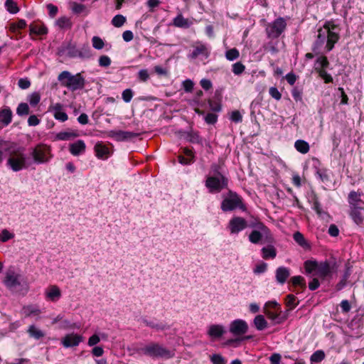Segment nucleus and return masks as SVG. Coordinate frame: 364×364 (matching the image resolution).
<instances>
[{
	"instance_id": "obj_41",
	"label": "nucleus",
	"mask_w": 364,
	"mask_h": 364,
	"mask_svg": "<svg viewBox=\"0 0 364 364\" xmlns=\"http://www.w3.org/2000/svg\"><path fill=\"white\" fill-rule=\"evenodd\" d=\"M325 353L322 350L315 351L310 358L311 363H321L325 358Z\"/></svg>"
},
{
	"instance_id": "obj_24",
	"label": "nucleus",
	"mask_w": 364,
	"mask_h": 364,
	"mask_svg": "<svg viewBox=\"0 0 364 364\" xmlns=\"http://www.w3.org/2000/svg\"><path fill=\"white\" fill-rule=\"evenodd\" d=\"M95 151L98 159H105L109 156V149L102 143H97L95 146Z\"/></svg>"
},
{
	"instance_id": "obj_34",
	"label": "nucleus",
	"mask_w": 364,
	"mask_h": 364,
	"mask_svg": "<svg viewBox=\"0 0 364 364\" xmlns=\"http://www.w3.org/2000/svg\"><path fill=\"white\" fill-rule=\"evenodd\" d=\"M78 136L75 132H60L56 134L55 139L58 140H70Z\"/></svg>"
},
{
	"instance_id": "obj_1",
	"label": "nucleus",
	"mask_w": 364,
	"mask_h": 364,
	"mask_svg": "<svg viewBox=\"0 0 364 364\" xmlns=\"http://www.w3.org/2000/svg\"><path fill=\"white\" fill-rule=\"evenodd\" d=\"M304 265L307 274L317 276L321 280L331 279L333 273L337 271V265L335 261L306 260Z\"/></svg>"
},
{
	"instance_id": "obj_44",
	"label": "nucleus",
	"mask_w": 364,
	"mask_h": 364,
	"mask_svg": "<svg viewBox=\"0 0 364 364\" xmlns=\"http://www.w3.org/2000/svg\"><path fill=\"white\" fill-rule=\"evenodd\" d=\"M16 113L18 116H25L29 114V107L27 103L21 102L16 109Z\"/></svg>"
},
{
	"instance_id": "obj_47",
	"label": "nucleus",
	"mask_w": 364,
	"mask_h": 364,
	"mask_svg": "<svg viewBox=\"0 0 364 364\" xmlns=\"http://www.w3.org/2000/svg\"><path fill=\"white\" fill-rule=\"evenodd\" d=\"M208 176H224L221 173V166L218 164H213L210 166V174Z\"/></svg>"
},
{
	"instance_id": "obj_26",
	"label": "nucleus",
	"mask_w": 364,
	"mask_h": 364,
	"mask_svg": "<svg viewBox=\"0 0 364 364\" xmlns=\"http://www.w3.org/2000/svg\"><path fill=\"white\" fill-rule=\"evenodd\" d=\"M246 228H250L252 230L261 229L265 225L258 218L251 215L248 219H245Z\"/></svg>"
},
{
	"instance_id": "obj_18",
	"label": "nucleus",
	"mask_w": 364,
	"mask_h": 364,
	"mask_svg": "<svg viewBox=\"0 0 364 364\" xmlns=\"http://www.w3.org/2000/svg\"><path fill=\"white\" fill-rule=\"evenodd\" d=\"M5 285L9 289H16L20 285L19 275L14 272H8L4 281Z\"/></svg>"
},
{
	"instance_id": "obj_5",
	"label": "nucleus",
	"mask_w": 364,
	"mask_h": 364,
	"mask_svg": "<svg viewBox=\"0 0 364 364\" xmlns=\"http://www.w3.org/2000/svg\"><path fill=\"white\" fill-rule=\"evenodd\" d=\"M220 208L224 212L232 211L236 208H239L242 211L247 210L241 196L232 191H230L228 196L223 199Z\"/></svg>"
},
{
	"instance_id": "obj_31",
	"label": "nucleus",
	"mask_w": 364,
	"mask_h": 364,
	"mask_svg": "<svg viewBox=\"0 0 364 364\" xmlns=\"http://www.w3.org/2000/svg\"><path fill=\"white\" fill-rule=\"evenodd\" d=\"M65 50H68V55L70 58H77L78 56L77 53L79 52V49L71 43H69L66 46H62L59 51L63 53Z\"/></svg>"
},
{
	"instance_id": "obj_42",
	"label": "nucleus",
	"mask_w": 364,
	"mask_h": 364,
	"mask_svg": "<svg viewBox=\"0 0 364 364\" xmlns=\"http://www.w3.org/2000/svg\"><path fill=\"white\" fill-rule=\"evenodd\" d=\"M5 7L10 14H16L19 11L16 2L14 0H6L5 2Z\"/></svg>"
},
{
	"instance_id": "obj_11",
	"label": "nucleus",
	"mask_w": 364,
	"mask_h": 364,
	"mask_svg": "<svg viewBox=\"0 0 364 364\" xmlns=\"http://www.w3.org/2000/svg\"><path fill=\"white\" fill-rule=\"evenodd\" d=\"M228 228L231 234H238L246 228L245 219L240 216H234L229 221Z\"/></svg>"
},
{
	"instance_id": "obj_15",
	"label": "nucleus",
	"mask_w": 364,
	"mask_h": 364,
	"mask_svg": "<svg viewBox=\"0 0 364 364\" xmlns=\"http://www.w3.org/2000/svg\"><path fill=\"white\" fill-rule=\"evenodd\" d=\"M29 31L31 36H44L48 33V28L43 23L38 21L30 24Z\"/></svg>"
},
{
	"instance_id": "obj_33",
	"label": "nucleus",
	"mask_w": 364,
	"mask_h": 364,
	"mask_svg": "<svg viewBox=\"0 0 364 364\" xmlns=\"http://www.w3.org/2000/svg\"><path fill=\"white\" fill-rule=\"evenodd\" d=\"M294 146L296 149L301 154H306L309 151V144L302 139L296 140L295 141Z\"/></svg>"
},
{
	"instance_id": "obj_32",
	"label": "nucleus",
	"mask_w": 364,
	"mask_h": 364,
	"mask_svg": "<svg viewBox=\"0 0 364 364\" xmlns=\"http://www.w3.org/2000/svg\"><path fill=\"white\" fill-rule=\"evenodd\" d=\"M27 332L30 337L38 340L44 337L45 333L40 329L37 328L34 325H31L28 327Z\"/></svg>"
},
{
	"instance_id": "obj_54",
	"label": "nucleus",
	"mask_w": 364,
	"mask_h": 364,
	"mask_svg": "<svg viewBox=\"0 0 364 364\" xmlns=\"http://www.w3.org/2000/svg\"><path fill=\"white\" fill-rule=\"evenodd\" d=\"M188 141L191 143L202 144V139L198 132H191L188 134Z\"/></svg>"
},
{
	"instance_id": "obj_48",
	"label": "nucleus",
	"mask_w": 364,
	"mask_h": 364,
	"mask_svg": "<svg viewBox=\"0 0 364 364\" xmlns=\"http://www.w3.org/2000/svg\"><path fill=\"white\" fill-rule=\"evenodd\" d=\"M296 297L294 294H288L286 299V305L289 307V311L294 309L298 304L296 303Z\"/></svg>"
},
{
	"instance_id": "obj_63",
	"label": "nucleus",
	"mask_w": 364,
	"mask_h": 364,
	"mask_svg": "<svg viewBox=\"0 0 364 364\" xmlns=\"http://www.w3.org/2000/svg\"><path fill=\"white\" fill-rule=\"evenodd\" d=\"M218 120V115L214 113H208L205 117V121L208 124H214Z\"/></svg>"
},
{
	"instance_id": "obj_30",
	"label": "nucleus",
	"mask_w": 364,
	"mask_h": 364,
	"mask_svg": "<svg viewBox=\"0 0 364 364\" xmlns=\"http://www.w3.org/2000/svg\"><path fill=\"white\" fill-rule=\"evenodd\" d=\"M60 296V290L55 285L50 286L48 291H46V296L53 301L58 300Z\"/></svg>"
},
{
	"instance_id": "obj_57",
	"label": "nucleus",
	"mask_w": 364,
	"mask_h": 364,
	"mask_svg": "<svg viewBox=\"0 0 364 364\" xmlns=\"http://www.w3.org/2000/svg\"><path fill=\"white\" fill-rule=\"evenodd\" d=\"M71 9L73 13L80 14L85 10V6L81 4H77L76 2H73Z\"/></svg>"
},
{
	"instance_id": "obj_25",
	"label": "nucleus",
	"mask_w": 364,
	"mask_h": 364,
	"mask_svg": "<svg viewBox=\"0 0 364 364\" xmlns=\"http://www.w3.org/2000/svg\"><path fill=\"white\" fill-rule=\"evenodd\" d=\"M262 258L264 259H274L277 256V250L272 244H267L261 250Z\"/></svg>"
},
{
	"instance_id": "obj_19",
	"label": "nucleus",
	"mask_w": 364,
	"mask_h": 364,
	"mask_svg": "<svg viewBox=\"0 0 364 364\" xmlns=\"http://www.w3.org/2000/svg\"><path fill=\"white\" fill-rule=\"evenodd\" d=\"M348 201L350 205V208L364 205V201H363L360 198V194L354 191H352L349 193L348 196Z\"/></svg>"
},
{
	"instance_id": "obj_39",
	"label": "nucleus",
	"mask_w": 364,
	"mask_h": 364,
	"mask_svg": "<svg viewBox=\"0 0 364 364\" xmlns=\"http://www.w3.org/2000/svg\"><path fill=\"white\" fill-rule=\"evenodd\" d=\"M291 282L294 287H299L302 291L306 288L305 279L301 276L292 277Z\"/></svg>"
},
{
	"instance_id": "obj_14",
	"label": "nucleus",
	"mask_w": 364,
	"mask_h": 364,
	"mask_svg": "<svg viewBox=\"0 0 364 364\" xmlns=\"http://www.w3.org/2000/svg\"><path fill=\"white\" fill-rule=\"evenodd\" d=\"M82 341V336L75 333H70L62 338V344L65 348H71L78 346Z\"/></svg>"
},
{
	"instance_id": "obj_37",
	"label": "nucleus",
	"mask_w": 364,
	"mask_h": 364,
	"mask_svg": "<svg viewBox=\"0 0 364 364\" xmlns=\"http://www.w3.org/2000/svg\"><path fill=\"white\" fill-rule=\"evenodd\" d=\"M142 321L146 326H149L151 328L156 329L158 331L159 330L163 331V330L169 328V326L166 324L156 323L154 321L147 320L146 318H142Z\"/></svg>"
},
{
	"instance_id": "obj_46",
	"label": "nucleus",
	"mask_w": 364,
	"mask_h": 364,
	"mask_svg": "<svg viewBox=\"0 0 364 364\" xmlns=\"http://www.w3.org/2000/svg\"><path fill=\"white\" fill-rule=\"evenodd\" d=\"M126 21V18L121 15H116L112 20V23L114 26L119 28L124 25Z\"/></svg>"
},
{
	"instance_id": "obj_35",
	"label": "nucleus",
	"mask_w": 364,
	"mask_h": 364,
	"mask_svg": "<svg viewBox=\"0 0 364 364\" xmlns=\"http://www.w3.org/2000/svg\"><path fill=\"white\" fill-rule=\"evenodd\" d=\"M78 58L81 59H88L92 56L91 49L88 44L83 45L81 48H79V52L77 53Z\"/></svg>"
},
{
	"instance_id": "obj_51",
	"label": "nucleus",
	"mask_w": 364,
	"mask_h": 364,
	"mask_svg": "<svg viewBox=\"0 0 364 364\" xmlns=\"http://www.w3.org/2000/svg\"><path fill=\"white\" fill-rule=\"evenodd\" d=\"M14 237V234L10 232L6 229H4L0 233V241L2 242H6L9 240L13 239Z\"/></svg>"
},
{
	"instance_id": "obj_43",
	"label": "nucleus",
	"mask_w": 364,
	"mask_h": 364,
	"mask_svg": "<svg viewBox=\"0 0 364 364\" xmlns=\"http://www.w3.org/2000/svg\"><path fill=\"white\" fill-rule=\"evenodd\" d=\"M239 56L240 52L236 48L229 49L225 52V58L230 61L237 59Z\"/></svg>"
},
{
	"instance_id": "obj_40",
	"label": "nucleus",
	"mask_w": 364,
	"mask_h": 364,
	"mask_svg": "<svg viewBox=\"0 0 364 364\" xmlns=\"http://www.w3.org/2000/svg\"><path fill=\"white\" fill-rule=\"evenodd\" d=\"M56 25L60 28H71L73 23L70 18L62 16L56 21Z\"/></svg>"
},
{
	"instance_id": "obj_56",
	"label": "nucleus",
	"mask_w": 364,
	"mask_h": 364,
	"mask_svg": "<svg viewBox=\"0 0 364 364\" xmlns=\"http://www.w3.org/2000/svg\"><path fill=\"white\" fill-rule=\"evenodd\" d=\"M209 107L210 109L213 112H218L221 110V104L219 101H213L212 100L209 99L208 100Z\"/></svg>"
},
{
	"instance_id": "obj_58",
	"label": "nucleus",
	"mask_w": 364,
	"mask_h": 364,
	"mask_svg": "<svg viewBox=\"0 0 364 364\" xmlns=\"http://www.w3.org/2000/svg\"><path fill=\"white\" fill-rule=\"evenodd\" d=\"M41 100V95L38 92H33L30 95L29 103L32 107L36 106Z\"/></svg>"
},
{
	"instance_id": "obj_53",
	"label": "nucleus",
	"mask_w": 364,
	"mask_h": 364,
	"mask_svg": "<svg viewBox=\"0 0 364 364\" xmlns=\"http://www.w3.org/2000/svg\"><path fill=\"white\" fill-rule=\"evenodd\" d=\"M294 240L301 247L306 245V240L300 232H296L293 235Z\"/></svg>"
},
{
	"instance_id": "obj_45",
	"label": "nucleus",
	"mask_w": 364,
	"mask_h": 364,
	"mask_svg": "<svg viewBox=\"0 0 364 364\" xmlns=\"http://www.w3.org/2000/svg\"><path fill=\"white\" fill-rule=\"evenodd\" d=\"M303 89L299 86H295L291 91L293 98L296 102L302 101Z\"/></svg>"
},
{
	"instance_id": "obj_20",
	"label": "nucleus",
	"mask_w": 364,
	"mask_h": 364,
	"mask_svg": "<svg viewBox=\"0 0 364 364\" xmlns=\"http://www.w3.org/2000/svg\"><path fill=\"white\" fill-rule=\"evenodd\" d=\"M328 39V33L326 30L320 28L318 30V35L316 40L314 42V50L318 49L321 48L325 42L327 43V40Z\"/></svg>"
},
{
	"instance_id": "obj_23",
	"label": "nucleus",
	"mask_w": 364,
	"mask_h": 364,
	"mask_svg": "<svg viewBox=\"0 0 364 364\" xmlns=\"http://www.w3.org/2000/svg\"><path fill=\"white\" fill-rule=\"evenodd\" d=\"M12 120V112L9 107L0 110V124L3 126H8Z\"/></svg>"
},
{
	"instance_id": "obj_38",
	"label": "nucleus",
	"mask_w": 364,
	"mask_h": 364,
	"mask_svg": "<svg viewBox=\"0 0 364 364\" xmlns=\"http://www.w3.org/2000/svg\"><path fill=\"white\" fill-rule=\"evenodd\" d=\"M254 323L257 330H264L267 326V322L262 315H257L254 319Z\"/></svg>"
},
{
	"instance_id": "obj_29",
	"label": "nucleus",
	"mask_w": 364,
	"mask_h": 364,
	"mask_svg": "<svg viewBox=\"0 0 364 364\" xmlns=\"http://www.w3.org/2000/svg\"><path fill=\"white\" fill-rule=\"evenodd\" d=\"M312 208L316 211L319 218L322 219L329 218V215L328 214V213L322 210L321 203L318 201L317 196H316L313 198Z\"/></svg>"
},
{
	"instance_id": "obj_21",
	"label": "nucleus",
	"mask_w": 364,
	"mask_h": 364,
	"mask_svg": "<svg viewBox=\"0 0 364 364\" xmlns=\"http://www.w3.org/2000/svg\"><path fill=\"white\" fill-rule=\"evenodd\" d=\"M290 276V271L287 267H279L276 270V280L278 283L283 284Z\"/></svg>"
},
{
	"instance_id": "obj_22",
	"label": "nucleus",
	"mask_w": 364,
	"mask_h": 364,
	"mask_svg": "<svg viewBox=\"0 0 364 364\" xmlns=\"http://www.w3.org/2000/svg\"><path fill=\"white\" fill-rule=\"evenodd\" d=\"M85 142L82 140H78L70 144L69 150L73 156H79L85 151Z\"/></svg>"
},
{
	"instance_id": "obj_4",
	"label": "nucleus",
	"mask_w": 364,
	"mask_h": 364,
	"mask_svg": "<svg viewBox=\"0 0 364 364\" xmlns=\"http://www.w3.org/2000/svg\"><path fill=\"white\" fill-rule=\"evenodd\" d=\"M248 239L252 244H273L275 242L273 234L266 225H264L261 229L252 230L248 236Z\"/></svg>"
},
{
	"instance_id": "obj_50",
	"label": "nucleus",
	"mask_w": 364,
	"mask_h": 364,
	"mask_svg": "<svg viewBox=\"0 0 364 364\" xmlns=\"http://www.w3.org/2000/svg\"><path fill=\"white\" fill-rule=\"evenodd\" d=\"M245 70V66L241 62H237L232 65V71L236 75H241Z\"/></svg>"
},
{
	"instance_id": "obj_36",
	"label": "nucleus",
	"mask_w": 364,
	"mask_h": 364,
	"mask_svg": "<svg viewBox=\"0 0 364 364\" xmlns=\"http://www.w3.org/2000/svg\"><path fill=\"white\" fill-rule=\"evenodd\" d=\"M316 174L323 183L327 185L331 182L330 176L326 168H318Z\"/></svg>"
},
{
	"instance_id": "obj_13",
	"label": "nucleus",
	"mask_w": 364,
	"mask_h": 364,
	"mask_svg": "<svg viewBox=\"0 0 364 364\" xmlns=\"http://www.w3.org/2000/svg\"><path fill=\"white\" fill-rule=\"evenodd\" d=\"M108 136L114 139L117 141H125L139 136V134L127 132V131H109L107 134Z\"/></svg>"
},
{
	"instance_id": "obj_64",
	"label": "nucleus",
	"mask_w": 364,
	"mask_h": 364,
	"mask_svg": "<svg viewBox=\"0 0 364 364\" xmlns=\"http://www.w3.org/2000/svg\"><path fill=\"white\" fill-rule=\"evenodd\" d=\"M316 63L319 64L321 66V69L325 70L329 65V62L328 58L326 56H321L317 58Z\"/></svg>"
},
{
	"instance_id": "obj_49",
	"label": "nucleus",
	"mask_w": 364,
	"mask_h": 364,
	"mask_svg": "<svg viewBox=\"0 0 364 364\" xmlns=\"http://www.w3.org/2000/svg\"><path fill=\"white\" fill-rule=\"evenodd\" d=\"M316 70L318 73L319 76L324 80L326 83H330L333 82L332 76L330 74H328L325 70L318 69L317 68H316Z\"/></svg>"
},
{
	"instance_id": "obj_9",
	"label": "nucleus",
	"mask_w": 364,
	"mask_h": 364,
	"mask_svg": "<svg viewBox=\"0 0 364 364\" xmlns=\"http://www.w3.org/2000/svg\"><path fill=\"white\" fill-rule=\"evenodd\" d=\"M228 179L225 176H208L206 177L205 186L211 193H220L223 189L228 187Z\"/></svg>"
},
{
	"instance_id": "obj_2",
	"label": "nucleus",
	"mask_w": 364,
	"mask_h": 364,
	"mask_svg": "<svg viewBox=\"0 0 364 364\" xmlns=\"http://www.w3.org/2000/svg\"><path fill=\"white\" fill-rule=\"evenodd\" d=\"M4 151L10 155L7 160V165L14 171L16 172L27 167L26 165V158L22 147L18 146L16 143L9 144V146L4 149Z\"/></svg>"
},
{
	"instance_id": "obj_6",
	"label": "nucleus",
	"mask_w": 364,
	"mask_h": 364,
	"mask_svg": "<svg viewBox=\"0 0 364 364\" xmlns=\"http://www.w3.org/2000/svg\"><path fill=\"white\" fill-rule=\"evenodd\" d=\"M144 354L154 358H171L174 356V352L170 350L158 343H150L141 349Z\"/></svg>"
},
{
	"instance_id": "obj_7",
	"label": "nucleus",
	"mask_w": 364,
	"mask_h": 364,
	"mask_svg": "<svg viewBox=\"0 0 364 364\" xmlns=\"http://www.w3.org/2000/svg\"><path fill=\"white\" fill-rule=\"evenodd\" d=\"M322 28L326 30L328 33V39L327 40L326 49L327 52H329L333 50L335 44L339 41V32L341 29L339 26L335 24L333 21H326Z\"/></svg>"
},
{
	"instance_id": "obj_12",
	"label": "nucleus",
	"mask_w": 364,
	"mask_h": 364,
	"mask_svg": "<svg viewBox=\"0 0 364 364\" xmlns=\"http://www.w3.org/2000/svg\"><path fill=\"white\" fill-rule=\"evenodd\" d=\"M247 330V323L241 319H236L230 325V331L235 336H242L246 333Z\"/></svg>"
},
{
	"instance_id": "obj_52",
	"label": "nucleus",
	"mask_w": 364,
	"mask_h": 364,
	"mask_svg": "<svg viewBox=\"0 0 364 364\" xmlns=\"http://www.w3.org/2000/svg\"><path fill=\"white\" fill-rule=\"evenodd\" d=\"M266 314L269 318L273 321H276L277 323H282L287 318L286 316H280L279 314L272 311H267Z\"/></svg>"
},
{
	"instance_id": "obj_61",
	"label": "nucleus",
	"mask_w": 364,
	"mask_h": 364,
	"mask_svg": "<svg viewBox=\"0 0 364 364\" xmlns=\"http://www.w3.org/2000/svg\"><path fill=\"white\" fill-rule=\"evenodd\" d=\"M111 64V59L107 55H101L99 58V65L101 67L107 68Z\"/></svg>"
},
{
	"instance_id": "obj_17",
	"label": "nucleus",
	"mask_w": 364,
	"mask_h": 364,
	"mask_svg": "<svg viewBox=\"0 0 364 364\" xmlns=\"http://www.w3.org/2000/svg\"><path fill=\"white\" fill-rule=\"evenodd\" d=\"M350 215L357 225L361 224L364 220V207L360 205L350 208Z\"/></svg>"
},
{
	"instance_id": "obj_28",
	"label": "nucleus",
	"mask_w": 364,
	"mask_h": 364,
	"mask_svg": "<svg viewBox=\"0 0 364 364\" xmlns=\"http://www.w3.org/2000/svg\"><path fill=\"white\" fill-rule=\"evenodd\" d=\"M225 329L223 326L213 324L210 326L208 335L213 338H220L225 333Z\"/></svg>"
},
{
	"instance_id": "obj_8",
	"label": "nucleus",
	"mask_w": 364,
	"mask_h": 364,
	"mask_svg": "<svg viewBox=\"0 0 364 364\" xmlns=\"http://www.w3.org/2000/svg\"><path fill=\"white\" fill-rule=\"evenodd\" d=\"M50 147L44 144H39L33 149L31 156L36 164H44L53 157Z\"/></svg>"
},
{
	"instance_id": "obj_59",
	"label": "nucleus",
	"mask_w": 364,
	"mask_h": 364,
	"mask_svg": "<svg viewBox=\"0 0 364 364\" xmlns=\"http://www.w3.org/2000/svg\"><path fill=\"white\" fill-rule=\"evenodd\" d=\"M210 360L213 364H226L225 358L220 354H213Z\"/></svg>"
},
{
	"instance_id": "obj_27",
	"label": "nucleus",
	"mask_w": 364,
	"mask_h": 364,
	"mask_svg": "<svg viewBox=\"0 0 364 364\" xmlns=\"http://www.w3.org/2000/svg\"><path fill=\"white\" fill-rule=\"evenodd\" d=\"M191 22L188 18H185L181 14H179L173 20V25L178 28H188L191 26Z\"/></svg>"
},
{
	"instance_id": "obj_55",
	"label": "nucleus",
	"mask_w": 364,
	"mask_h": 364,
	"mask_svg": "<svg viewBox=\"0 0 364 364\" xmlns=\"http://www.w3.org/2000/svg\"><path fill=\"white\" fill-rule=\"evenodd\" d=\"M92 46L97 50L102 49L105 43L102 39L98 36H94L92 39Z\"/></svg>"
},
{
	"instance_id": "obj_60",
	"label": "nucleus",
	"mask_w": 364,
	"mask_h": 364,
	"mask_svg": "<svg viewBox=\"0 0 364 364\" xmlns=\"http://www.w3.org/2000/svg\"><path fill=\"white\" fill-rule=\"evenodd\" d=\"M138 78L140 81L145 82L149 79V74L146 69L140 70L138 73Z\"/></svg>"
},
{
	"instance_id": "obj_62",
	"label": "nucleus",
	"mask_w": 364,
	"mask_h": 364,
	"mask_svg": "<svg viewBox=\"0 0 364 364\" xmlns=\"http://www.w3.org/2000/svg\"><path fill=\"white\" fill-rule=\"evenodd\" d=\"M183 88L186 92H192L194 86L193 82L190 80L187 79L183 82Z\"/></svg>"
},
{
	"instance_id": "obj_16",
	"label": "nucleus",
	"mask_w": 364,
	"mask_h": 364,
	"mask_svg": "<svg viewBox=\"0 0 364 364\" xmlns=\"http://www.w3.org/2000/svg\"><path fill=\"white\" fill-rule=\"evenodd\" d=\"M193 51L188 55V57L191 59H196L199 55L205 56L208 58L209 52L205 45L197 43L196 46H193Z\"/></svg>"
},
{
	"instance_id": "obj_10",
	"label": "nucleus",
	"mask_w": 364,
	"mask_h": 364,
	"mask_svg": "<svg viewBox=\"0 0 364 364\" xmlns=\"http://www.w3.org/2000/svg\"><path fill=\"white\" fill-rule=\"evenodd\" d=\"M286 27L285 20L279 17L268 25L266 28L267 35L269 38H277L284 31Z\"/></svg>"
},
{
	"instance_id": "obj_3",
	"label": "nucleus",
	"mask_w": 364,
	"mask_h": 364,
	"mask_svg": "<svg viewBox=\"0 0 364 364\" xmlns=\"http://www.w3.org/2000/svg\"><path fill=\"white\" fill-rule=\"evenodd\" d=\"M58 80L60 82L61 85L67 87L70 90L74 92L78 90H82L85 86L86 80L80 73L72 75L69 71L61 72Z\"/></svg>"
}]
</instances>
